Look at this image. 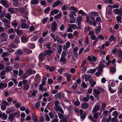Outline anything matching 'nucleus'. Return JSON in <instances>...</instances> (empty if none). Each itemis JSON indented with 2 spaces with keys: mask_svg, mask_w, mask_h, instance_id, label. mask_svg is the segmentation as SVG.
Listing matches in <instances>:
<instances>
[{
  "mask_svg": "<svg viewBox=\"0 0 122 122\" xmlns=\"http://www.w3.org/2000/svg\"><path fill=\"white\" fill-rule=\"evenodd\" d=\"M81 118L83 119L85 118L86 116V113L84 112L83 114L80 115Z\"/></svg>",
  "mask_w": 122,
  "mask_h": 122,
  "instance_id": "nucleus-57",
  "label": "nucleus"
},
{
  "mask_svg": "<svg viewBox=\"0 0 122 122\" xmlns=\"http://www.w3.org/2000/svg\"><path fill=\"white\" fill-rule=\"evenodd\" d=\"M100 105L99 103H97L94 106V107L92 110V113H93L96 112L99 110L100 109Z\"/></svg>",
  "mask_w": 122,
  "mask_h": 122,
  "instance_id": "nucleus-5",
  "label": "nucleus"
},
{
  "mask_svg": "<svg viewBox=\"0 0 122 122\" xmlns=\"http://www.w3.org/2000/svg\"><path fill=\"white\" fill-rule=\"evenodd\" d=\"M60 61L63 63H65L66 61L65 57H61L60 58Z\"/></svg>",
  "mask_w": 122,
  "mask_h": 122,
  "instance_id": "nucleus-46",
  "label": "nucleus"
},
{
  "mask_svg": "<svg viewBox=\"0 0 122 122\" xmlns=\"http://www.w3.org/2000/svg\"><path fill=\"white\" fill-rule=\"evenodd\" d=\"M97 58L96 57L94 56L93 55H91V56H89L87 57V60L90 61L92 62V61L95 62Z\"/></svg>",
  "mask_w": 122,
  "mask_h": 122,
  "instance_id": "nucleus-12",
  "label": "nucleus"
},
{
  "mask_svg": "<svg viewBox=\"0 0 122 122\" xmlns=\"http://www.w3.org/2000/svg\"><path fill=\"white\" fill-rule=\"evenodd\" d=\"M8 35L6 33L3 32L0 34V39L2 41H6Z\"/></svg>",
  "mask_w": 122,
  "mask_h": 122,
  "instance_id": "nucleus-2",
  "label": "nucleus"
},
{
  "mask_svg": "<svg viewBox=\"0 0 122 122\" xmlns=\"http://www.w3.org/2000/svg\"><path fill=\"white\" fill-rule=\"evenodd\" d=\"M46 55L44 53H41L39 55L38 58L39 61L41 62L44 60L45 58Z\"/></svg>",
  "mask_w": 122,
  "mask_h": 122,
  "instance_id": "nucleus-8",
  "label": "nucleus"
},
{
  "mask_svg": "<svg viewBox=\"0 0 122 122\" xmlns=\"http://www.w3.org/2000/svg\"><path fill=\"white\" fill-rule=\"evenodd\" d=\"M59 4H60L61 5H63V3L62 2H60L59 0H58L54 2L52 6L53 7H55L58 5Z\"/></svg>",
  "mask_w": 122,
  "mask_h": 122,
  "instance_id": "nucleus-16",
  "label": "nucleus"
},
{
  "mask_svg": "<svg viewBox=\"0 0 122 122\" xmlns=\"http://www.w3.org/2000/svg\"><path fill=\"white\" fill-rule=\"evenodd\" d=\"M37 36H35L33 37L32 38H31L30 39V41H36L37 40Z\"/></svg>",
  "mask_w": 122,
  "mask_h": 122,
  "instance_id": "nucleus-53",
  "label": "nucleus"
},
{
  "mask_svg": "<svg viewBox=\"0 0 122 122\" xmlns=\"http://www.w3.org/2000/svg\"><path fill=\"white\" fill-rule=\"evenodd\" d=\"M5 16L8 19H10L11 17V16L10 14L9 13L5 14Z\"/></svg>",
  "mask_w": 122,
  "mask_h": 122,
  "instance_id": "nucleus-47",
  "label": "nucleus"
},
{
  "mask_svg": "<svg viewBox=\"0 0 122 122\" xmlns=\"http://www.w3.org/2000/svg\"><path fill=\"white\" fill-rule=\"evenodd\" d=\"M93 92L94 93V96L95 97H96L100 93L99 91L96 89L94 90Z\"/></svg>",
  "mask_w": 122,
  "mask_h": 122,
  "instance_id": "nucleus-35",
  "label": "nucleus"
},
{
  "mask_svg": "<svg viewBox=\"0 0 122 122\" xmlns=\"http://www.w3.org/2000/svg\"><path fill=\"white\" fill-rule=\"evenodd\" d=\"M39 0H31L30 3L32 5H35L39 3Z\"/></svg>",
  "mask_w": 122,
  "mask_h": 122,
  "instance_id": "nucleus-28",
  "label": "nucleus"
},
{
  "mask_svg": "<svg viewBox=\"0 0 122 122\" xmlns=\"http://www.w3.org/2000/svg\"><path fill=\"white\" fill-rule=\"evenodd\" d=\"M70 45V43L69 41H68L66 43V45L63 46V49L65 50H66L67 48H68Z\"/></svg>",
  "mask_w": 122,
  "mask_h": 122,
  "instance_id": "nucleus-21",
  "label": "nucleus"
},
{
  "mask_svg": "<svg viewBox=\"0 0 122 122\" xmlns=\"http://www.w3.org/2000/svg\"><path fill=\"white\" fill-rule=\"evenodd\" d=\"M118 114V112L116 111H115L112 113V116L113 117L117 118Z\"/></svg>",
  "mask_w": 122,
  "mask_h": 122,
  "instance_id": "nucleus-29",
  "label": "nucleus"
},
{
  "mask_svg": "<svg viewBox=\"0 0 122 122\" xmlns=\"http://www.w3.org/2000/svg\"><path fill=\"white\" fill-rule=\"evenodd\" d=\"M67 53V52L63 51L61 54V57H65V56H66Z\"/></svg>",
  "mask_w": 122,
  "mask_h": 122,
  "instance_id": "nucleus-52",
  "label": "nucleus"
},
{
  "mask_svg": "<svg viewBox=\"0 0 122 122\" xmlns=\"http://www.w3.org/2000/svg\"><path fill=\"white\" fill-rule=\"evenodd\" d=\"M82 21V18L81 16H78L77 19L76 24L79 27L81 25V22Z\"/></svg>",
  "mask_w": 122,
  "mask_h": 122,
  "instance_id": "nucleus-11",
  "label": "nucleus"
},
{
  "mask_svg": "<svg viewBox=\"0 0 122 122\" xmlns=\"http://www.w3.org/2000/svg\"><path fill=\"white\" fill-rule=\"evenodd\" d=\"M44 54L45 55H50L52 53V51L50 50H45L44 51Z\"/></svg>",
  "mask_w": 122,
  "mask_h": 122,
  "instance_id": "nucleus-34",
  "label": "nucleus"
},
{
  "mask_svg": "<svg viewBox=\"0 0 122 122\" xmlns=\"http://www.w3.org/2000/svg\"><path fill=\"white\" fill-rule=\"evenodd\" d=\"M118 55L119 57H122V51L120 50H119L118 51Z\"/></svg>",
  "mask_w": 122,
  "mask_h": 122,
  "instance_id": "nucleus-64",
  "label": "nucleus"
},
{
  "mask_svg": "<svg viewBox=\"0 0 122 122\" xmlns=\"http://www.w3.org/2000/svg\"><path fill=\"white\" fill-rule=\"evenodd\" d=\"M11 25L14 26V27H16L18 25V24L17 23L15 20L12 21L11 22Z\"/></svg>",
  "mask_w": 122,
  "mask_h": 122,
  "instance_id": "nucleus-51",
  "label": "nucleus"
},
{
  "mask_svg": "<svg viewBox=\"0 0 122 122\" xmlns=\"http://www.w3.org/2000/svg\"><path fill=\"white\" fill-rule=\"evenodd\" d=\"M20 28V26L18 27V29L16 30V31L17 35L19 36H21L22 35L23 32L22 30H19V29Z\"/></svg>",
  "mask_w": 122,
  "mask_h": 122,
  "instance_id": "nucleus-27",
  "label": "nucleus"
},
{
  "mask_svg": "<svg viewBox=\"0 0 122 122\" xmlns=\"http://www.w3.org/2000/svg\"><path fill=\"white\" fill-rule=\"evenodd\" d=\"M29 87V85L28 84H27L23 86V89L25 90H27L28 89Z\"/></svg>",
  "mask_w": 122,
  "mask_h": 122,
  "instance_id": "nucleus-62",
  "label": "nucleus"
},
{
  "mask_svg": "<svg viewBox=\"0 0 122 122\" xmlns=\"http://www.w3.org/2000/svg\"><path fill=\"white\" fill-rule=\"evenodd\" d=\"M115 37L113 35H112L110 36L109 39V41L110 42L114 41L115 40Z\"/></svg>",
  "mask_w": 122,
  "mask_h": 122,
  "instance_id": "nucleus-31",
  "label": "nucleus"
},
{
  "mask_svg": "<svg viewBox=\"0 0 122 122\" xmlns=\"http://www.w3.org/2000/svg\"><path fill=\"white\" fill-rule=\"evenodd\" d=\"M103 116L105 117L108 116L109 115L108 111H103Z\"/></svg>",
  "mask_w": 122,
  "mask_h": 122,
  "instance_id": "nucleus-54",
  "label": "nucleus"
},
{
  "mask_svg": "<svg viewBox=\"0 0 122 122\" xmlns=\"http://www.w3.org/2000/svg\"><path fill=\"white\" fill-rule=\"evenodd\" d=\"M19 38L17 36L15 37L14 40V42L16 44L20 43Z\"/></svg>",
  "mask_w": 122,
  "mask_h": 122,
  "instance_id": "nucleus-44",
  "label": "nucleus"
},
{
  "mask_svg": "<svg viewBox=\"0 0 122 122\" xmlns=\"http://www.w3.org/2000/svg\"><path fill=\"white\" fill-rule=\"evenodd\" d=\"M8 1L7 0H0V4L2 5L3 6L6 8H8L9 6Z\"/></svg>",
  "mask_w": 122,
  "mask_h": 122,
  "instance_id": "nucleus-6",
  "label": "nucleus"
},
{
  "mask_svg": "<svg viewBox=\"0 0 122 122\" xmlns=\"http://www.w3.org/2000/svg\"><path fill=\"white\" fill-rule=\"evenodd\" d=\"M13 6L15 7H18L19 6V3L18 1L14 2L13 4Z\"/></svg>",
  "mask_w": 122,
  "mask_h": 122,
  "instance_id": "nucleus-63",
  "label": "nucleus"
},
{
  "mask_svg": "<svg viewBox=\"0 0 122 122\" xmlns=\"http://www.w3.org/2000/svg\"><path fill=\"white\" fill-rule=\"evenodd\" d=\"M85 81L86 82L88 81L90 83H91L92 79L91 76L89 75H86L85 76Z\"/></svg>",
  "mask_w": 122,
  "mask_h": 122,
  "instance_id": "nucleus-14",
  "label": "nucleus"
},
{
  "mask_svg": "<svg viewBox=\"0 0 122 122\" xmlns=\"http://www.w3.org/2000/svg\"><path fill=\"white\" fill-rule=\"evenodd\" d=\"M112 5H109L108 6L106 7V12L107 11L109 12L110 14H111V10H112Z\"/></svg>",
  "mask_w": 122,
  "mask_h": 122,
  "instance_id": "nucleus-25",
  "label": "nucleus"
},
{
  "mask_svg": "<svg viewBox=\"0 0 122 122\" xmlns=\"http://www.w3.org/2000/svg\"><path fill=\"white\" fill-rule=\"evenodd\" d=\"M18 10V8H10L8 9V10L11 13H14L16 12Z\"/></svg>",
  "mask_w": 122,
  "mask_h": 122,
  "instance_id": "nucleus-15",
  "label": "nucleus"
},
{
  "mask_svg": "<svg viewBox=\"0 0 122 122\" xmlns=\"http://www.w3.org/2000/svg\"><path fill=\"white\" fill-rule=\"evenodd\" d=\"M93 115L94 118L96 120V122L97 120L98 114L97 113H95Z\"/></svg>",
  "mask_w": 122,
  "mask_h": 122,
  "instance_id": "nucleus-50",
  "label": "nucleus"
},
{
  "mask_svg": "<svg viewBox=\"0 0 122 122\" xmlns=\"http://www.w3.org/2000/svg\"><path fill=\"white\" fill-rule=\"evenodd\" d=\"M62 15V13L61 12H60L59 13L55 15L54 17L55 19L60 18Z\"/></svg>",
  "mask_w": 122,
  "mask_h": 122,
  "instance_id": "nucleus-36",
  "label": "nucleus"
},
{
  "mask_svg": "<svg viewBox=\"0 0 122 122\" xmlns=\"http://www.w3.org/2000/svg\"><path fill=\"white\" fill-rule=\"evenodd\" d=\"M68 7L66 5H65L62 6L61 7V9L63 11H65V10L68 8Z\"/></svg>",
  "mask_w": 122,
  "mask_h": 122,
  "instance_id": "nucleus-42",
  "label": "nucleus"
},
{
  "mask_svg": "<svg viewBox=\"0 0 122 122\" xmlns=\"http://www.w3.org/2000/svg\"><path fill=\"white\" fill-rule=\"evenodd\" d=\"M6 28H9L10 27V23L8 20L5 18H4L2 20Z\"/></svg>",
  "mask_w": 122,
  "mask_h": 122,
  "instance_id": "nucleus-7",
  "label": "nucleus"
},
{
  "mask_svg": "<svg viewBox=\"0 0 122 122\" xmlns=\"http://www.w3.org/2000/svg\"><path fill=\"white\" fill-rule=\"evenodd\" d=\"M78 12L79 14H81L82 16L86 15V14L81 10L78 11Z\"/></svg>",
  "mask_w": 122,
  "mask_h": 122,
  "instance_id": "nucleus-43",
  "label": "nucleus"
},
{
  "mask_svg": "<svg viewBox=\"0 0 122 122\" xmlns=\"http://www.w3.org/2000/svg\"><path fill=\"white\" fill-rule=\"evenodd\" d=\"M96 21L99 26H100V23H102V21L100 17H98L96 18Z\"/></svg>",
  "mask_w": 122,
  "mask_h": 122,
  "instance_id": "nucleus-24",
  "label": "nucleus"
},
{
  "mask_svg": "<svg viewBox=\"0 0 122 122\" xmlns=\"http://www.w3.org/2000/svg\"><path fill=\"white\" fill-rule=\"evenodd\" d=\"M99 15V14L98 13L96 12H92L91 13V15L90 17L92 20L95 19V18L94 17H95L98 16Z\"/></svg>",
  "mask_w": 122,
  "mask_h": 122,
  "instance_id": "nucleus-9",
  "label": "nucleus"
},
{
  "mask_svg": "<svg viewBox=\"0 0 122 122\" xmlns=\"http://www.w3.org/2000/svg\"><path fill=\"white\" fill-rule=\"evenodd\" d=\"M47 70H49L50 71L52 72L54 71L55 70V68L53 66H50L48 65H46L45 67Z\"/></svg>",
  "mask_w": 122,
  "mask_h": 122,
  "instance_id": "nucleus-17",
  "label": "nucleus"
},
{
  "mask_svg": "<svg viewBox=\"0 0 122 122\" xmlns=\"http://www.w3.org/2000/svg\"><path fill=\"white\" fill-rule=\"evenodd\" d=\"M101 28V26H99L97 29L96 30L95 33L96 34H98L100 31Z\"/></svg>",
  "mask_w": 122,
  "mask_h": 122,
  "instance_id": "nucleus-58",
  "label": "nucleus"
},
{
  "mask_svg": "<svg viewBox=\"0 0 122 122\" xmlns=\"http://www.w3.org/2000/svg\"><path fill=\"white\" fill-rule=\"evenodd\" d=\"M69 27H71L72 29H73L74 30L75 29H77L78 30L80 28V26L79 27L78 26L77 27L76 25L75 24H69Z\"/></svg>",
  "mask_w": 122,
  "mask_h": 122,
  "instance_id": "nucleus-18",
  "label": "nucleus"
},
{
  "mask_svg": "<svg viewBox=\"0 0 122 122\" xmlns=\"http://www.w3.org/2000/svg\"><path fill=\"white\" fill-rule=\"evenodd\" d=\"M102 66V65L96 67L97 71L95 73V75L97 76H99L102 74L103 72Z\"/></svg>",
  "mask_w": 122,
  "mask_h": 122,
  "instance_id": "nucleus-1",
  "label": "nucleus"
},
{
  "mask_svg": "<svg viewBox=\"0 0 122 122\" xmlns=\"http://www.w3.org/2000/svg\"><path fill=\"white\" fill-rule=\"evenodd\" d=\"M59 12V10L57 9H55L51 11L50 12V14L51 15H54L58 13Z\"/></svg>",
  "mask_w": 122,
  "mask_h": 122,
  "instance_id": "nucleus-22",
  "label": "nucleus"
},
{
  "mask_svg": "<svg viewBox=\"0 0 122 122\" xmlns=\"http://www.w3.org/2000/svg\"><path fill=\"white\" fill-rule=\"evenodd\" d=\"M25 51L27 54H28L30 53H31L32 52V51L31 50L28 49H25Z\"/></svg>",
  "mask_w": 122,
  "mask_h": 122,
  "instance_id": "nucleus-59",
  "label": "nucleus"
},
{
  "mask_svg": "<svg viewBox=\"0 0 122 122\" xmlns=\"http://www.w3.org/2000/svg\"><path fill=\"white\" fill-rule=\"evenodd\" d=\"M65 75L67 78V80L68 81H69L70 80V77L71 75L68 73H66L65 74Z\"/></svg>",
  "mask_w": 122,
  "mask_h": 122,
  "instance_id": "nucleus-39",
  "label": "nucleus"
},
{
  "mask_svg": "<svg viewBox=\"0 0 122 122\" xmlns=\"http://www.w3.org/2000/svg\"><path fill=\"white\" fill-rule=\"evenodd\" d=\"M15 54L17 55H21L22 54L23 52L21 50L19 49L15 52Z\"/></svg>",
  "mask_w": 122,
  "mask_h": 122,
  "instance_id": "nucleus-49",
  "label": "nucleus"
},
{
  "mask_svg": "<svg viewBox=\"0 0 122 122\" xmlns=\"http://www.w3.org/2000/svg\"><path fill=\"white\" fill-rule=\"evenodd\" d=\"M12 70L13 68L11 66H8L5 68V71L7 72L10 71H12Z\"/></svg>",
  "mask_w": 122,
  "mask_h": 122,
  "instance_id": "nucleus-33",
  "label": "nucleus"
},
{
  "mask_svg": "<svg viewBox=\"0 0 122 122\" xmlns=\"http://www.w3.org/2000/svg\"><path fill=\"white\" fill-rule=\"evenodd\" d=\"M116 19L117 20V21L120 23H121L122 22L121 21V18L120 16H118L116 17Z\"/></svg>",
  "mask_w": 122,
  "mask_h": 122,
  "instance_id": "nucleus-56",
  "label": "nucleus"
},
{
  "mask_svg": "<svg viewBox=\"0 0 122 122\" xmlns=\"http://www.w3.org/2000/svg\"><path fill=\"white\" fill-rule=\"evenodd\" d=\"M21 41L22 43H26L27 41L26 37L24 36H23L21 38Z\"/></svg>",
  "mask_w": 122,
  "mask_h": 122,
  "instance_id": "nucleus-37",
  "label": "nucleus"
},
{
  "mask_svg": "<svg viewBox=\"0 0 122 122\" xmlns=\"http://www.w3.org/2000/svg\"><path fill=\"white\" fill-rule=\"evenodd\" d=\"M58 53L59 55L61 54V53L62 51V45H60L58 46Z\"/></svg>",
  "mask_w": 122,
  "mask_h": 122,
  "instance_id": "nucleus-40",
  "label": "nucleus"
},
{
  "mask_svg": "<svg viewBox=\"0 0 122 122\" xmlns=\"http://www.w3.org/2000/svg\"><path fill=\"white\" fill-rule=\"evenodd\" d=\"M54 97L56 98H58L60 99H62V98L61 96V93L59 92L57 93L54 96Z\"/></svg>",
  "mask_w": 122,
  "mask_h": 122,
  "instance_id": "nucleus-23",
  "label": "nucleus"
},
{
  "mask_svg": "<svg viewBox=\"0 0 122 122\" xmlns=\"http://www.w3.org/2000/svg\"><path fill=\"white\" fill-rule=\"evenodd\" d=\"M97 70L96 68L93 69H91L87 71V72L88 73L92 74L95 72Z\"/></svg>",
  "mask_w": 122,
  "mask_h": 122,
  "instance_id": "nucleus-26",
  "label": "nucleus"
},
{
  "mask_svg": "<svg viewBox=\"0 0 122 122\" xmlns=\"http://www.w3.org/2000/svg\"><path fill=\"white\" fill-rule=\"evenodd\" d=\"M7 86V84L6 83H0V89L2 90L4 88H6Z\"/></svg>",
  "mask_w": 122,
  "mask_h": 122,
  "instance_id": "nucleus-19",
  "label": "nucleus"
},
{
  "mask_svg": "<svg viewBox=\"0 0 122 122\" xmlns=\"http://www.w3.org/2000/svg\"><path fill=\"white\" fill-rule=\"evenodd\" d=\"M54 108L56 111L60 112L61 113H64V111L60 106H55L54 107Z\"/></svg>",
  "mask_w": 122,
  "mask_h": 122,
  "instance_id": "nucleus-10",
  "label": "nucleus"
},
{
  "mask_svg": "<svg viewBox=\"0 0 122 122\" xmlns=\"http://www.w3.org/2000/svg\"><path fill=\"white\" fill-rule=\"evenodd\" d=\"M7 116L5 113H3L2 114V119L4 120H5L6 119Z\"/></svg>",
  "mask_w": 122,
  "mask_h": 122,
  "instance_id": "nucleus-45",
  "label": "nucleus"
},
{
  "mask_svg": "<svg viewBox=\"0 0 122 122\" xmlns=\"http://www.w3.org/2000/svg\"><path fill=\"white\" fill-rule=\"evenodd\" d=\"M8 46L10 48L15 49L17 47L18 45L14 43H11Z\"/></svg>",
  "mask_w": 122,
  "mask_h": 122,
  "instance_id": "nucleus-20",
  "label": "nucleus"
},
{
  "mask_svg": "<svg viewBox=\"0 0 122 122\" xmlns=\"http://www.w3.org/2000/svg\"><path fill=\"white\" fill-rule=\"evenodd\" d=\"M57 24L55 21H54L52 23L51 27V29L52 32L54 33L57 30Z\"/></svg>",
  "mask_w": 122,
  "mask_h": 122,
  "instance_id": "nucleus-4",
  "label": "nucleus"
},
{
  "mask_svg": "<svg viewBox=\"0 0 122 122\" xmlns=\"http://www.w3.org/2000/svg\"><path fill=\"white\" fill-rule=\"evenodd\" d=\"M15 114H14L13 115L12 114H10L9 116V118L10 121H12L13 120L14 116H15Z\"/></svg>",
  "mask_w": 122,
  "mask_h": 122,
  "instance_id": "nucleus-55",
  "label": "nucleus"
},
{
  "mask_svg": "<svg viewBox=\"0 0 122 122\" xmlns=\"http://www.w3.org/2000/svg\"><path fill=\"white\" fill-rule=\"evenodd\" d=\"M19 11L20 13H22L24 16H25L27 19H28V18L26 16L28 15V12L26 9L20 8L19 9Z\"/></svg>",
  "mask_w": 122,
  "mask_h": 122,
  "instance_id": "nucleus-3",
  "label": "nucleus"
},
{
  "mask_svg": "<svg viewBox=\"0 0 122 122\" xmlns=\"http://www.w3.org/2000/svg\"><path fill=\"white\" fill-rule=\"evenodd\" d=\"M88 104L86 102L83 103L82 105V107L84 109H86L88 107Z\"/></svg>",
  "mask_w": 122,
  "mask_h": 122,
  "instance_id": "nucleus-38",
  "label": "nucleus"
},
{
  "mask_svg": "<svg viewBox=\"0 0 122 122\" xmlns=\"http://www.w3.org/2000/svg\"><path fill=\"white\" fill-rule=\"evenodd\" d=\"M118 120L117 117H113L111 119L112 122H118Z\"/></svg>",
  "mask_w": 122,
  "mask_h": 122,
  "instance_id": "nucleus-61",
  "label": "nucleus"
},
{
  "mask_svg": "<svg viewBox=\"0 0 122 122\" xmlns=\"http://www.w3.org/2000/svg\"><path fill=\"white\" fill-rule=\"evenodd\" d=\"M70 20L69 22L70 23H75L76 19V18L75 17H73L70 18Z\"/></svg>",
  "mask_w": 122,
  "mask_h": 122,
  "instance_id": "nucleus-32",
  "label": "nucleus"
},
{
  "mask_svg": "<svg viewBox=\"0 0 122 122\" xmlns=\"http://www.w3.org/2000/svg\"><path fill=\"white\" fill-rule=\"evenodd\" d=\"M114 13L117 14L122 15V9L120 8V9H115L113 10Z\"/></svg>",
  "mask_w": 122,
  "mask_h": 122,
  "instance_id": "nucleus-13",
  "label": "nucleus"
},
{
  "mask_svg": "<svg viewBox=\"0 0 122 122\" xmlns=\"http://www.w3.org/2000/svg\"><path fill=\"white\" fill-rule=\"evenodd\" d=\"M56 39H57V41L59 43H63V41L62 40V39H61L57 36H56Z\"/></svg>",
  "mask_w": 122,
  "mask_h": 122,
  "instance_id": "nucleus-48",
  "label": "nucleus"
},
{
  "mask_svg": "<svg viewBox=\"0 0 122 122\" xmlns=\"http://www.w3.org/2000/svg\"><path fill=\"white\" fill-rule=\"evenodd\" d=\"M21 26L22 29L27 28L29 27V26L25 23H21Z\"/></svg>",
  "mask_w": 122,
  "mask_h": 122,
  "instance_id": "nucleus-30",
  "label": "nucleus"
},
{
  "mask_svg": "<svg viewBox=\"0 0 122 122\" xmlns=\"http://www.w3.org/2000/svg\"><path fill=\"white\" fill-rule=\"evenodd\" d=\"M71 9L73 11H74V12H77L78 11V10L76 8H75L73 6H71L69 8V10H70Z\"/></svg>",
  "mask_w": 122,
  "mask_h": 122,
  "instance_id": "nucleus-41",
  "label": "nucleus"
},
{
  "mask_svg": "<svg viewBox=\"0 0 122 122\" xmlns=\"http://www.w3.org/2000/svg\"><path fill=\"white\" fill-rule=\"evenodd\" d=\"M68 37L69 39H72L74 38V36L72 34L69 33L68 34Z\"/></svg>",
  "mask_w": 122,
  "mask_h": 122,
  "instance_id": "nucleus-60",
  "label": "nucleus"
}]
</instances>
